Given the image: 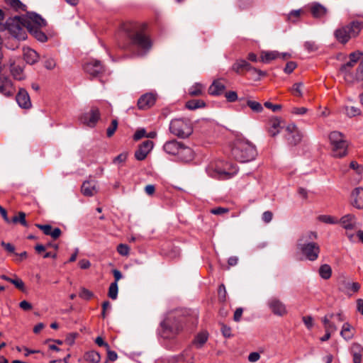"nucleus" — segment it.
Masks as SVG:
<instances>
[{
  "instance_id": "1",
  "label": "nucleus",
  "mask_w": 363,
  "mask_h": 363,
  "mask_svg": "<svg viewBox=\"0 0 363 363\" xmlns=\"http://www.w3.org/2000/svg\"><path fill=\"white\" fill-rule=\"evenodd\" d=\"M318 235L314 231H308L302 234L297 240L296 248L307 260L315 261L320 252L319 245L315 242Z\"/></svg>"
},
{
  "instance_id": "2",
  "label": "nucleus",
  "mask_w": 363,
  "mask_h": 363,
  "mask_svg": "<svg viewBox=\"0 0 363 363\" xmlns=\"http://www.w3.org/2000/svg\"><path fill=\"white\" fill-rule=\"evenodd\" d=\"M232 156L240 162H247L253 160L257 155V150L254 145L247 140L238 139L231 150Z\"/></svg>"
},
{
  "instance_id": "3",
  "label": "nucleus",
  "mask_w": 363,
  "mask_h": 363,
  "mask_svg": "<svg viewBox=\"0 0 363 363\" xmlns=\"http://www.w3.org/2000/svg\"><path fill=\"white\" fill-rule=\"evenodd\" d=\"M182 330V325L179 317L174 313H169L161 321L157 329V334L164 339L174 337Z\"/></svg>"
},
{
  "instance_id": "4",
  "label": "nucleus",
  "mask_w": 363,
  "mask_h": 363,
  "mask_svg": "<svg viewBox=\"0 0 363 363\" xmlns=\"http://www.w3.org/2000/svg\"><path fill=\"white\" fill-rule=\"evenodd\" d=\"M125 30L129 40V44L125 48L133 46L145 51L150 49L152 46L151 40L143 30L135 26L126 27Z\"/></svg>"
},
{
  "instance_id": "5",
  "label": "nucleus",
  "mask_w": 363,
  "mask_h": 363,
  "mask_svg": "<svg viewBox=\"0 0 363 363\" xmlns=\"http://www.w3.org/2000/svg\"><path fill=\"white\" fill-rule=\"evenodd\" d=\"M363 28V22L352 21L347 25L337 28L334 32L335 39L342 44H346L351 38L358 36Z\"/></svg>"
},
{
  "instance_id": "6",
  "label": "nucleus",
  "mask_w": 363,
  "mask_h": 363,
  "mask_svg": "<svg viewBox=\"0 0 363 363\" xmlns=\"http://www.w3.org/2000/svg\"><path fill=\"white\" fill-rule=\"evenodd\" d=\"M333 157L342 158L347 155V141L345 135L339 131H333L329 135Z\"/></svg>"
},
{
  "instance_id": "7",
  "label": "nucleus",
  "mask_w": 363,
  "mask_h": 363,
  "mask_svg": "<svg viewBox=\"0 0 363 363\" xmlns=\"http://www.w3.org/2000/svg\"><path fill=\"white\" fill-rule=\"evenodd\" d=\"M5 27L11 35L18 40H23L27 38L25 30L26 28L23 16H16L8 18L6 21Z\"/></svg>"
},
{
  "instance_id": "8",
  "label": "nucleus",
  "mask_w": 363,
  "mask_h": 363,
  "mask_svg": "<svg viewBox=\"0 0 363 363\" xmlns=\"http://www.w3.org/2000/svg\"><path fill=\"white\" fill-rule=\"evenodd\" d=\"M169 131L178 138H186L193 133V128L189 119L174 118L170 122Z\"/></svg>"
},
{
  "instance_id": "9",
  "label": "nucleus",
  "mask_w": 363,
  "mask_h": 363,
  "mask_svg": "<svg viewBox=\"0 0 363 363\" xmlns=\"http://www.w3.org/2000/svg\"><path fill=\"white\" fill-rule=\"evenodd\" d=\"M363 53L359 50L354 51L350 54L349 61L341 65L339 72L340 74L343 75V77L347 83H353V73L351 72V69L355 65V64L361 59Z\"/></svg>"
},
{
  "instance_id": "10",
  "label": "nucleus",
  "mask_w": 363,
  "mask_h": 363,
  "mask_svg": "<svg viewBox=\"0 0 363 363\" xmlns=\"http://www.w3.org/2000/svg\"><path fill=\"white\" fill-rule=\"evenodd\" d=\"M23 17L27 30H29L30 27L31 28H43L47 25L46 21L40 14L33 11L27 12Z\"/></svg>"
},
{
  "instance_id": "11",
  "label": "nucleus",
  "mask_w": 363,
  "mask_h": 363,
  "mask_svg": "<svg viewBox=\"0 0 363 363\" xmlns=\"http://www.w3.org/2000/svg\"><path fill=\"white\" fill-rule=\"evenodd\" d=\"M100 111L98 108L92 107L89 111L80 116L79 121L90 128H94L100 119Z\"/></svg>"
},
{
  "instance_id": "12",
  "label": "nucleus",
  "mask_w": 363,
  "mask_h": 363,
  "mask_svg": "<svg viewBox=\"0 0 363 363\" xmlns=\"http://www.w3.org/2000/svg\"><path fill=\"white\" fill-rule=\"evenodd\" d=\"M285 131V138L289 145L295 146L301 142L302 135L295 124L291 123L288 125Z\"/></svg>"
},
{
  "instance_id": "13",
  "label": "nucleus",
  "mask_w": 363,
  "mask_h": 363,
  "mask_svg": "<svg viewBox=\"0 0 363 363\" xmlns=\"http://www.w3.org/2000/svg\"><path fill=\"white\" fill-rule=\"evenodd\" d=\"M83 67L84 72L92 77H99L104 72L101 62L97 60H90L84 65Z\"/></svg>"
},
{
  "instance_id": "14",
  "label": "nucleus",
  "mask_w": 363,
  "mask_h": 363,
  "mask_svg": "<svg viewBox=\"0 0 363 363\" xmlns=\"http://www.w3.org/2000/svg\"><path fill=\"white\" fill-rule=\"evenodd\" d=\"M154 143L151 140H145L139 146L138 148L135 152V157L138 161L144 160L148 153L153 148Z\"/></svg>"
},
{
  "instance_id": "15",
  "label": "nucleus",
  "mask_w": 363,
  "mask_h": 363,
  "mask_svg": "<svg viewBox=\"0 0 363 363\" xmlns=\"http://www.w3.org/2000/svg\"><path fill=\"white\" fill-rule=\"evenodd\" d=\"M267 305L274 315L282 316L286 313L285 305L277 298L269 299Z\"/></svg>"
},
{
  "instance_id": "16",
  "label": "nucleus",
  "mask_w": 363,
  "mask_h": 363,
  "mask_svg": "<svg viewBox=\"0 0 363 363\" xmlns=\"http://www.w3.org/2000/svg\"><path fill=\"white\" fill-rule=\"evenodd\" d=\"M282 128L281 119L278 117L271 118L267 125V132L271 137H275Z\"/></svg>"
},
{
  "instance_id": "17",
  "label": "nucleus",
  "mask_w": 363,
  "mask_h": 363,
  "mask_svg": "<svg viewBox=\"0 0 363 363\" xmlns=\"http://www.w3.org/2000/svg\"><path fill=\"white\" fill-rule=\"evenodd\" d=\"M16 100L18 106L22 108L28 109L32 106L30 96L28 91L23 88H21L18 90L16 96Z\"/></svg>"
},
{
  "instance_id": "18",
  "label": "nucleus",
  "mask_w": 363,
  "mask_h": 363,
  "mask_svg": "<svg viewBox=\"0 0 363 363\" xmlns=\"http://www.w3.org/2000/svg\"><path fill=\"white\" fill-rule=\"evenodd\" d=\"M156 101V96L152 93H147L141 96L138 101V106L140 109H147L152 106Z\"/></svg>"
},
{
  "instance_id": "19",
  "label": "nucleus",
  "mask_w": 363,
  "mask_h": 363,
  "mask_svg": "<svg viewBox=\"0 0 363 363\" xmlns=\"http://www.w3.org/2000/svg\"><path fill=\"white\" fill-rule=\"evenodd\" d=\"M352 204L357 209H363V188H355L352 194Z\"/></svg>"
},
{
  "instance_id": "20",
  "label": "nucleus",
  "mask_w": 363,
  "mask_h": 363,
  "mask_svg": "<svg viewBox=\"0 0 363 363\" xmlns=\"http://www.w3.org/2000/svg\"><path fill=\"white\" fill-rule=\"evenodd\" d=\"M38 229L41 230L46 235H50L54 240L57 239L62 234V230L59 228H52V225L36 223L35 225Z\"/></svg>"
},
{
  "instance_id": "21",
  "label": "nucleus",
  "mask_w": 363,
  "mask_h": 363,
  "mask_svg": "<svg viewBox=\"0 0 363 363\" xmlns=\"http://www.w3.org/2000/svg\"><path fill=\"white\" fill-rule=\"evenodd\" d=\"M182 143H179L176 140L167 141L163 145L164 151L172 155H178Z\"/></svg>"
},
{
  "instance_id": "22",
  "label": "nucleus",
  "mask_w": 363,
  "mask_h": 363,
  "mask_svg": "<svg viewBox=\"0 0 363 363\" xmlns=\"http://www.w3.org/2000/svg\"><path fill=\"white\" fill-rule=\"evenodd\" d=\"M350 353L353 363H361L363 357V347L357 342H353L350 347Z\"/></svg>"
},
{
  "instance_id": "23",
  "label": "nucleus",
  "mask_w": 363,
  "mask_h": 363,
  "mask_svg": "<svg viewBox=\"0 0 363 363\" xmlns=\"http://www.w3.org/2000/svg\"><path fill=\"white\" fill-rule=\"evenodd\" d=\"M359 288L360 285L357 282H350L345 280L341 281L339 285L340 291L348 295H351L350 291L357 292Z\"/></svg>"
},
{
  "instance_id": "24",
  "label": "nucleus",
  "mask_w": 363,
  "mask_h": 363,
  "mask_svg": "<svg viewBox=\"0 0 363 363\" xmlns=\"http://www.w3.org/2000/svg\"><path fill=\"white\" fill-rule=\"evenodd\" d=\"M250 64L244 59H238L232 65V70L238 74H242L247 72Z\"/></svg>"
},
{
  "instance_id": "25",
  "label": "nucleus",
  "mask_w": 363,
  "mask_h": 363,
  "mask_svg": "<svg viewBox=\"0 0 363 363\" xmlns=\"http://www.w3.org/2000/svg\"><path fill=\"white\" fill-rule=\"evenodd\" d=\"M177 156L178 158L183 162H190L194 159V152L191 148L185 146L182 143Z\"/></svg>"
},
{
  "instance_id": "26",
  "label": "nucleus",
  "mask_w": 363,
  "mask_h": 363,
  "mask_svg": "<svg viewBox=\"0 0 363 363\" xmlns=\"http://www.w3.org/2000/svg\"><path fill=\"white\" fill-rule=\"evenodd\" d=\"M0 93L6 96L13 94L11 81L6 77H0Z\"/></svg>"
},
{
  "instance_id": "27",
  "label": "nucleus",
  "mask_w": 363,
  "mask_h": 363,
  "mask_svg": "<svg viewBox=\"0 0 363 363\" xmlns=\"http://www.w3.org/2000/svg\"><path fill=\"white\" fill-rule=\"evenodd\" d=\"M311 12L314 18H322L325 16L327 9L318 2H313L311 6Z\"/></svg>"
},
{
  "instance_id": "28",
  "label": "nucleus",
  "mask_w": 363,
  "mask_h": 363,
  "mask_svg": "<svg viewBox=\"0 0 363 363\" xmlns=\"http://www.w3.org/2000/svg\"><path fill=\"white\" fill-rule=\"evenodd\" d=\"M225 89V86L220 80L216 79L213 82L208 88V94L212 96H220Z\"/></svg>"
},
{
  "instance_id": "29",
  "label": "nucleus",
  "mask_w": 363,
  "mask_h": 363,
  "mask_svg": "<svg viewBox=\"0 0 363 363\" xmlns=\"http://www.w3.org/2000/svg\"><path fill=\"white\" fill-rule=\"evenodd\" d=\"M340 223L345 229L352 230L355 227L356 218L352 214H347L341 218Z\"/></svg>"
},
{
  "instance_id": "30",
  "label": "nucleus",
  "mask_w": 363,
  "mask_h": 363,
  "mask_svg": "<svg viewBox=\"0 0 363 363\" xmlns=\"http://www.w3.org/2000/svg\"><path fill=\"white\" fill-rule=\"evenodd\" d=\"M82 193L86 196H92L96 192L94 181H85L81 187Z\"/></svg>"
},
{
  "instance_id": "31",
  "label": "nucleus",
  "mask_w": 363,
  "mask_h": 363,
  "mask_svg": "<svg viewBox=\"0 0 363 363\" xmlns=\"http://www.w3.org/2000/svg\"><path fill=\"white\" fill-rule=\"evenodd\" d=\"M23 57L28 64L33 65L38 61L39 55L34 50L27 49L24 51Z\"/></svg>"
},
{
  "instance_id": "32",
  "label": "nucleus",
  "mask_w": 363,
  "mask_h": 363,
  "mask_svg": "<svg viewBox=\"0 0 363 363\" xmlns=\"http://www.w3.org/2000/svg\"><path fill=\"white\" fill-rule=\"evenodd\" d=\"M280 57V53L277 51H262L260 55V60L264 63H269L270 61Z\"/></svg>"
},
{
  "instance_id": "33",
  "label": "nucleus",
  "mask_w": 363,
  "mask_h": 363,
  "mask_svg": "<svg viewBox=\"0 0 363 363\" xmlns=\"http://www.w3.org/2000/svg\"><path fill=\"white\" fill-rule=\"evenodd\" d=\"M41 28H31L30 27L28 31L38 41L45 43L48 40V37L45 33L41 30Z\"/></svg>"
},
{
  "instance_id": "34",
  "label": "nucleus",
  "mask_w": 363,
  "mask_h": 363,
  "mask_svg": "<svg viewBox=\"0 0 363 363\" xmlns=\"http://www.w3.org/2000/svg\"><path fill=\"white\" fill-rule=\"evenodd\" d=\"M352 325L349 323H345L342 325L340 335L346 340L349 341L354 337V333L352 332Z\"/></svg>"
},
{
  "instance_id": "35",
  "label": "nucleus",
  "mask_w": 363,
  "mask_h": 363,
  "mask_svg": "<svg viewBox=\"0 0 363 363\" xmlns=\"http://www.w3.org/2000/svg\"><path fill=\"white\" fill-rule=\"evenodd\" d=\"M206 104L204 101L201 99H191L186 103V108L189 110H196L197 108H204L206 107Z\"/></svg>"
},
{
  "instance_id": "36",
  "label": "nucleus",
  "mask_w": 363,
  "mask_h": 363,
  "mask_svg": "<svg viewBox=\"0 0 363 363\" xmlns=\"http://www.w3.org/2000/svg\"><path fill=\"white\" fill-rule=\"evenodd\" d=\"M319 274L323 279H328L332 275V269L329 264H322L319 268Z\"/></svg>"
},
{
  "instance_id": "37",
  "label": "nucleus",
  "mask_w": 363,
  "mask_h": 363,
  "mask_svg": "<svg viewBox=\"0 0 363 363\" xmlns=\"http://www.w3.org/2000/svg\"><path fill=\"white\" fill-rule=\"evenodd\" d=\"M84 358L89 362L99 363L101 360V355L98 352L92 350L87 352L84 355Z\"/></svg>"
},
{
  "instance_id": "38",
  "label": "nucleus",
  "mask_w": 363,
  "mask_h": 363,
  "mask_svg": "<svg viewBox=\"0 0 363 363\" xmlns=\"http://www.w3.org/2000/svg\"><path fill=\"white\" fill-rule=\"evenodd\" d=\"M207 340L208 335L206 333H199L194 339V344L196 346L197 348H201L206 342Z\"/></svg>"
},
{
  "instance_id": "39",
  "label": "nucleus",
  "mask_w": 363,
  "mask_h": 363,
  "mask_svg": "<svg viewBox=\"0 0 363 363\" xmlns=\"http://www.w3.org/2000/svg\"><path fill=\"white\" fill-rule=\"evenodd\" d=\"M26 213L24 212L20 211L18 212L17 216H14L11 222L16 223H20L24 227H28V223L26 220Z\"/></svg>"
},
{
  "instance_id": "40",
  "label": "nucleus",
  "mask_w": 363,
  "mask_h": 363,
  "mask_svg": "<svg viewBox=\"0 0 363 363\" xmlns=\"http://www.w3.org/2000/svg\"><path fill=\"white\" fill-rule=\"evenodd\" d=\"M246 106H249L255 113H261L263 111L262 105L258 101L248 99L246 101Z\"/></svg>"
},
{
  "instance_id": "41",
  "label": "nucleus",
  "mask_w": 363,
  "mask_h": 363,
  "mask_svg": "<svg viewBox=\"0 0 363 363\" xmlns=\"http://www.w3.org/2000/svg\"><path fill=\"white\" fill-rule=\"evenodd\" d=\"M189 95L192 96H201L203 94V86L200 83H196L189 90Z\"/></svg>"
},
{
  "instance_id": "42",
  "label": "nucleus",
  "mask_w": 363,
  "mask_h": 363,
  "mask_svg": "<svg viewBox=\"0 0 363 363\" xmlns=\"http://www.w3.org/2000/svg\"><path fill=\"white\" fill-rule=\"evenodd\" d=\"M345 109V114L350 118L355 117L361 114L360 109L356 106H346Z\"/></svg>"
},
{
  "instance_id": "43",
  "label": "nucleus",
  "mask_w": 363,
  "mask_h": 363,
  "mask_svg": "<svg viewBox=\"0 0 363 363\" xmlns=\"http://www.w3.org/2000/svg\"><path fill=\"white\" fill-rule=\"evenodd\" d=\"M118 283L112 282L108 288V296L110 298L115 300L118 297Z\"/></svg>"
},
{
  "instance_id": "44",
  "label": "nucleus",
  "mask_w": 363,
  "mask_h": 363,
  "mask_svg": "<svg viewBox=\"0 0 363 363\" xmlns=\"http://www.w3.org/2000/svg\"><path fill=\"white\" fill-rule=\"evenodd\" d=\"M6 2L16 11L21 10L25 11L26 10V6L20 0H6Z\"/></svg>"
},
{
  "instance_id": "45",
  "label": "nucleus",
  "mask_w": 363,
  "mask_h": 363,
  "mask_svg": "<svg viewBox=\"0 0 363 363\" xmlns=\"http://www.w3.org/2000/svg\"><path fill=\"white\" fill-rule=\"evenodd\" d=\"M363 80V58L362 59L356 72L353 74V83L355 81L359 82Z\"/></svg>"
},
{
  "instance_id": "46",
  "label": "nucleus",
  "mask_w": 363,
  "mask_h": 363,
  "mask_svg": "<svg viewBox=\"0 0 363 363\" xmlns=\"http://www.w3.org/2000/svg\"><path fill=\"white\" fill-rule=\"evenodd\" d=\"M247 72H250L252 74H257V77L255 79L256 81L259 80L262 77H265L267 75V72L257 69L252 66L251 65Z\"/></svg>"
},
{
  "instance_id": "47",
  "label": "nucleus",
  "mask_w": 363,
  "mask_h": 363,
  "mask_svg": "<svg viewBox=\"0 0 363 363\" xmlns=\"http://www.w3.org/2000/svg\"><path fill=\"white\" fill-rule=\"evenodd\" d=\"M118 122L117 119H113L111 121L110 126L106 130V135L108 138H111L113 135L115 131L118 128Z\"/></svg>"
},
{
  "instance_id": "48",
  "label": "nucleus",
  "mask_w": 363,
  "mask_h": 363,
  "mask_svg": "<svg viewBox=\"0 0 363 363\" xmlns=\"http://www.w3.org/2000/svg\"><path fill=\"white\" fill-rule=\"evenodd\" d=\"M318 220L328 224H335L338 221L334 217L328 215H320L318 218Z\"/></svg>"
},
{
  "instance_id": "49",
  "label": "nucleus",
  "mask_w": 363,
  "mask_h": 363,
  "mask_svg": "<svg viewBox=\"0 0 363 363\" xmlns=\"http://www.w3.org/2000/svg\"><path fill=\"white\" fill-rule=\"evenodd\" d=\"M304 48L308 52H315L318 50V46L315 41L308 40L304 43Z\"/></svg>"
},
{
  "instance_id": "50",
  "label": "nucleus",
  "mask_w": 363,
  "mask_h": 363,
  "mask_svg": "<svg viewBox=\"0 0 363 363\" xmlns=\"http://www.w3.org/2000/svg\"><path fill=\"white\" fill-rule=\"evenodd\" d=\"M9 282L13 284L18 289L24 291H25V284L23 281L16 277L15 279H11V280H9Z\"/></svg>"
},
{
  "instance_id": "51",
  "label": "nucleus",
  "mask_w": 363,
  "mask_h": 363,
  "mask_svg": "<svg viewBox=\"0 0 363 363\" xmlns=\"http://www.w3.org/2000/svg\"><path fill=\"white\" fill-rule=\"evenodd\" d=\"M79 296L80 298H82L83 299L89 300L93 297L94 294L89 290H88L85 288H82L79 294Z\"/></svg>"
},
{
  "instance_id": "52",
  "label": "nucleus",
  "mask_w": 363,
  "mask_h": 363,
  "mask_svg": "<svg viewBox=\"0 0 363 363\" xmlns=\"http://www.w3.org/2000/svg\"><path fill=\"white\" fill-rule=\"evenodd\" d=\"M129 250V247L125 244H119L117 247L118 252L123 256L128 255Z\"/></svg>"
},
{
  "instance_id": "53",
  "label": "nucleus",
  "mask_w": 363,
  "mask_h": 363,
  "mask_svg": "<svg viewBox=\"0 0 363 363\" xmlns=\"http://www.w3.org/2000/svg\"><path fill=\"white\" fill-rule=\"evenodd\" d=\"M225 96L229 102H234L238 99L237 92L234 91L226 92Z\"/></svg>"
},
{
  "instance_id": "54",
  "label": "nucleus",
  "mask_w": 363,
  "mask_h": 363,
  "mask_svg": "<svg viewBox=\"0 0 363 363\" xmlns=\"http://www.w3.org/2000/svg\"><path fill=\"white\" fill-rule=\"evenodd\" d=\"M297 65L295 62L289 61L286 63L284 71L286 74H291L296 67Z\"/></svg>"
},
{
  "instance_id": "55",
  "label": "nucleus",
  "mask_w": 363,
  "mask_h": 363,
  "mask_svg": "<svg viewBox=\"0 0 363 363\" xmlns=\"http://www.w3.org/2000/svg\"><path fill=\"white\" fill-rule=\"evenodd\" d=\"M218 297L221 301H225L226 298V289L224 284H220L218 288Z\"/></svg>"
},
{
  "instance_id": "56",
  "label": "nucleus",
  "mask_w": 363,
  "mask_h": 363,
  "mask_svg": "<svg viewBox=\"0 0 363 363\" xmlns=\"http://www.w3.org/2000/svg\"><path fill=\"white\" fill-rule=\"evenodd\" d=\"M143 137H146V130L145 128H140L137 130L136 132L133 135V139L134 140L137 141L140 140Z\"/></svg>"
},
{
  "instance_id": "57",
  "label": "nucleus",
  "mask_w": 363,
  "mask_h": 363,
  "mask_svg": "<svg viewBox=\"0 0 363 363\" xmlns=\"http://www.w3.org/2000/svg\"><path fill=\"white\" fill-rule=\"evenodd\" d=\"M303 84L302 82L295 83L294 84L293 89H292L294 94L298 96H302L301 87L303 86Z\"/></svg>"
},
{
  "instance_id": "58",
  "label": "nucleus",
  "mask_w": 363,
  "mask_h": 363,
  "mask_svg": "<svg viewBox=\"0 0 363 363\" xmlns=\"http://www.w3.org/2000/svg\"><path fill=\"white\" fill-rule=\"evenodd\" d=\"M264 106L267 108L272 109L273 112H277V111L281 110V105L273 104L269 101H266L264 104Z\"/></svg>"
},
{
  "instance_id": "59",
  "label": "nucleus",
  "mask_w": 363,
  "mask_h": 363,
  "mask_svg": "<svg viewBox=\"0 0 363 363\" xmlns=\"http://www.w3.org/2000/svg\"><path fill=\"white\" fill-rule=\"evenodd\" d=\"M107 352V360L111 362H114L118 359V354L117 353L110 350V346L108 347V349H106Z\"/></svg>"
},
{
  "instance_id": "60",
  "label": "nucleus",
  "mask_w": 363,
  "mask_h": 363,
  "mask_svg": "<svg viewBox=\"0 0 363 363\" xmlns=\"http://www.w3.org/2000/svg\"><path fill=\"white\" fill-rule=\"evenodd\" d=\"M127 157H128V153L127 152H122V153L119 154L118 156H116L113 160V162L115 163V164L116 163L124 162L126 160Z\"/></svg>"
},
{
  "instance_id": "61",
  "label": "nucleus",
  "mask_w": 363,
  "mask_h": 363,
  "mask_svg": "<svg viewBox=\"0 0 363 363\" xmlns=\"http://www.w3.org/2000/svg\"><path fill=\"white\" fill-rule=\"evenodd\" d=\"M350 167L355 170L359 174H360L363 170V167L359 164L356 161H352L350 164Z\"/></svg>"
},
{
  "instance_id": "62",
  "label": "nucleus",
  "mask_w": 363,
  "mask_h": 363,
  "mask_svg": "<svg viewBox=\"0 0 363 363\" xmlns=\"http://www.w3.org/2000/svg\"><path fill=\"white\" fill-rule=\"evenodd\" d=\"M44 66L47 69H52L56 66V62L52 58H48L44 62Z\"/></svg>"
},
{
  "instance_id": "63",
  "label": "nucleus",
  "mask_w": 363,
  "mask_h": 363,
  "mask_svg": "<svg viewBox=\"0 0 363 363\" xmlns=\"http://www.w3.org/2000/svg\"><path fill=\"white\" fill-rule=\"evenodd\" d=\"M303 322L308 329H311L313 325V320L311 315L303 316Z\"/></svg>"
},
{
  "instance_id": "64",
  "label": "nucleus",
  "mask_w": 363,
  "mask_h": 363,
  "mask_svg": "<svg viewBox=\"0 0 363 363\" xmlns=\"http://www.w3.org/2000/svg\"><path fill=\"white\" fill-rule=\"evenodd\" d=\"M221 332L225 337H230L232 336L231 328L225 325H222Z\"/></svg>"
}]
</instances>
